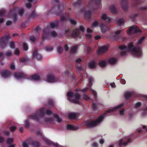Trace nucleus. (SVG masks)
Listing matches in <instances>:
<instances>
[{
	"label": "nucleus",
	"instance_id": "cd10ccee",
	"mask_svg": "<svg viewBox=\"0 0 147 147\" xmlns=\"http://www.w3.org/2000/svg\"><path fill=\"white\" fill-rule=\"evenodd\" d=\"M77 49L78 48L77 46H75L72 47L71 50V53H76L77 51Z\"/></svg>",
	"mask_w": 147,
	"mask_h": 147
},
{
	"label": "nucleus",
	"instance_id": "39448f33",
	"mask_svg": "<svg viewBox=\"0 0 147 147\" xmlns=\"http://www.w3.org/2000/svg\"><path fill=\"white\" fill-rule=\"evenodd\" d=\"M84 28L82 26H80L78 29H75L72 32L70 31L69 30H67L65 32V35L67 36H71L73 38H76L79 35L84 32Z\"/></svg>",
	"mask_w": 147,
	"mask_h": 147
},
{
	"label": "nucleus",
	"instance_id": "338daca9",
	"mask_svg": "<svg viewBox=\"0 0 147 147\" xmlns=\"http://www.w3.org/2000/svg\"><path fill=\"white\" fill-rule=\"evenodd\" d=\"M82 61L81 59L80 58H78L76 60V62L77 63H80Z\"/></svg>",
	"mask_w": 147,
	"mask_h": 147
},
{
	"label": "nucleus",
	"instance_id": "603ef678",
	"mask_svg": "<svg viewBox=\"0 0 147 147\" xmlns=\"http://www.w3.org/2000/svg\"><path fill=\"white\" fill-rule=\"evenodd\" d=\"M141 103L140 102H138L135 104V107L136 108H137L140 107L141 105Z\"/></svg>",
	"mask_w": 147,
	"mask_h": 147
},
{
	"label": "nucleus",
	"instance_id": "6e6552de",
	"mask_svg": "<svg viewBox=\"0 0 147 147\" xmlns=\"http://www.w3.org/2000/svg\"><path fill=\"white\" fill-rule=\"evenodd\" d=\"M101 0H89L88 7L91 9H94L97 7Z\"/></svg>",
	"mask_w": 147,
	"mask_h": 147
},
{
	"label": "nucleus",
	"instance_id": "a19ab883",
	"mask_svg": "<svg viewBox=\"0 0 147 147\" xmlns=\"http://www.w3.org/2000/svg\"><path fill=\"white\" fill-rule=\"evenodd\" d=\"M124 22V20L122 19H119L118 21L119 24L121 25H122L123 24Z\"/></svg>",
	"mask_w": 147,
	"mask_h": 147
},
{
	"label": "nucleus",
	"instance_id": "bb28decb",
	"mask_svg": "<svg viewBox=\"0 0 147 147\" xmlns=\"http://www.w3.org/2000/svg\"><path fill=\"white\" fill-rule=\"evenodd\" d=\"M96 64L93 61L90 62L89 63V67L91 69L94 68L96 67Z\"/></svg>",
	"mask_w": 147,
	"mask_h": 147
},
{
	"label": "nucleus",
	"instance_id": "9b49d317",
	"mask_svg": "<svg viewBox=\"0 0 147 147\" xmlns=\"http://www.w3.org/2000/svg\"><path fill=\"white\" fill-rule=\"evenodd\" d=\"M10 38L9 36L7 35L1 39L0 40V47L2 48L5 47L6 45V42Z\"/></svg>",
	"mask_w": 147,
	"mask_h": 147
},
{
	"label": "nucleus",
	"instance_id": "0e129e2a",
	"mask_svg": "<svg viewBox=\"0 0 147 147\" xmlns=\"http://www.w3.org/2000/svg\"><path fill=\"white\" fill-rule=\"evenodd\" d=\"M20 61L21 63H25L26 62V59H20Z\"/></svg>",
	"mask_w": 147,
	"mask_h": 147
},
{
	"label": "nucleus",
	"instance_id": "f03ea898",
	"mask_svg": "<svg viewBox=\"0 0 147 147\" xmlns=\"http://www.w3.org/2000/svg\"><path fill=\"white\" fill-rule=\"evenodd\" d=\"M52 113V112L49 109L46 110L45 108L41 109L39 111L34 115H31L30 117V119H32L38 120V118L39 116L43 118L44 120L47 122L52 123L54 119L52 118H48L49 115Z\"/></svg>",
	"mask_w": 147,
	"mask_h": 147
},
{
	"label": "nucleus",
	"instance_id": "4d7b16f0",
	"mask_svg": "<svg viewBox=\"0 0 147 147\" xmlns=\"http://www.w3.org/2000/svg\"><path fill=\"white\" fill-rule=\"evenodd\" d=\"M36 16V13L34 11L32 12L31 15V17L32 18H34Z\"/></svg>",
	"mask_w": 147,
	"mask_h": 147
},
{
	"label": "nucleus",
	"instance_id": "680f3d73",
	"mask_svg": "<svg viewBox=\"0 0 147 147\" xmlns=\"http://www.w3.org/2000/svg\"><path fill=\"white\" fill-rule=\"evenodd\" d=\"M97 107V105L96 104L94 103L92 106V108L93 109H95Z\"/></svg>",
	"mask_w": 147,
	"mask_h": 147
},
{
	"label": "nucleus",
	"instance_id": "20e7f679",
	"mask_svg": "<svg viewBox=\"0 0 147 147\" xmlns=\"http://www.w3.org/2000/svg\"><path fill=\"white\" fill-rule=\"evenodd\" d=\"M104 115H102L98 117L96 120L85 122L84 125L89 127H95L100 124L103 121Z\"/></svg>",
	"mask_w": 147,
	"mask_h": 147
},
{
	"label": "nucleus",
	"instance_id": "c03bdc74",
	"mask_svg": "<svg viewBox=\"0 0 147 147\" xmlns=\"http://www.w3.org/2000/svg\"><path fill=\"white\" fill-rule=\"evenodd\" d=\"M70 22L72 24L75 25L76 24V21L73 20V19H70Z\"/></svg>",
	"mask_w": 147,
	"mask_h": 147
},
{
	"label": "nucleus",
	"instance_id": "72a5a7b5",
	"mask_svg": "<svg viewBox=\"0 0 147 147\" xmlns=\"http://www.w3.org/2000/svg\"><path fill=\"white\" fill-rule=\"evenodd\" d=\"M32 144L34 147H38L40 146V144L38 142H33Z\"/></svg>",
	"mask_w": 147,
	"mask_h": 147
},
{
	"label": "nucleus",
	"instance_id": "864d4df0",
	"mask_svg": "<svg viewBox=\"0 0 147 147\" xmlns=\"http://www.w3.org/2000/svg\"><path fill=\"white\" fill-rule=\"evenodd\" d=\"M20 53L19 50L18 49H16L15 50L14 53L15 55H18Z\"/></svg>",
	"mask_w": 147,
	"mask_h": 147
},
{
	"label": "nucleus",
	"instance_id": "2f4dec72",
	"mask_svg": "<svg viewBox=\"0 0 147 147\" xmlns=\"http://www.w3.org/2000/svg\"><path fill=\"white\" fill-rule=\"evenodd\" d=\"M93 80V78L92 77H90L88 78L89 82L88 84V86L89 87L92 86V81Z\"/></svg>",
	"mask_w": 147,
	"mask_h": 147
},
{
	"label": "nucleus",
	"instance_id": "9d476101",
	"mask_svg": "<svg viewBox=\"0 0 147 147\" xmlns=\"http://www.w3.org/2000/svg\"><path fill=\"white\" fill-rule=\"evenodd\" d=\"M59 79L58 78H55L52 74L48 75L47 78V81L50 83H55L58 82Z\"/></svg>",
	"mask_w": 147,
	"mask_h": 147
},
{
	"label": "nucleus",
	"instance_id": "aec40b11",
	"mask_svg": "<svg viewBox=\"0 0 147 147\" xmlns=\"http://www.w3.org/2000/svg\"><path fill=\"white\" fill-rule=\"evenodd\" d=\"M33 56L34 57H35L38 60H40L42 59V57L41 55L38 53H37V51H35L33 54Z\"/></svg>",
	"mask_w": 147,
	"mask_h": 147
},
{
	"label": "nucleus",
	"instance_id": "de8ad7c7",
	"mask_svg": "<svg viewBox=\"0 0 147 147\" xmlns=\"http://www.w3.org/2000/svg\"><path fill=\"white\" fill-rule=\"evenodd\" d=\"M92 147H98V144L97 143L94 142L92 144Z\"/></svg>",
	"mask_w": 147,
	"mask_h": 147
},
{
	"label": "nucleus",
	"instance_id": "ea45409f",
	"mask_svg": "<svg viewBox=\"0 0 147 147\" xmlns=\"http://www.w3.org/2000/svg\"><path fill=\"white\" fill-rule=\"evenodd\" d=\"M13 141V139L12 138H9L7 139V142L9 144L12 143Z\"/></svg>",
	"mask_w": 147,
	"mask_h": 147
},
{
	"label": "nucleus",
	"instance_id": "4c0bfd02",
	"mask_svg": "<svg viewBox=\"0 0 147 147\" xmlns=\"http://www.w3.org/2000/svg\"><path fill=\"white\" fill-rule=\"evenodd\" d=\"M43 139L47 144H51L52 143L45 137H43Z\"/></svg>",
	"mask_w": 147,
	"mask_h": 147
},
{
	"label": "nucleus",
	"instance_id": "f257e3e1",
	"mask_svg": "<svg viewBox=\"0 0 147 147\" xmlns=\"http://www.w3.org/2000/svg\"><path fill=\"white\" fill-rule=\"evenodd\" d=\"M119 48L121 50L120 55L121 56L126 55L127 53H130L131 54L137 57L141 56L142 55V50L138 46H134V43L133 42L129 43L127 47L124 45H121L119 47Z\"/></svg>",
	"mask_w": 147,
	"mask_h": 147
},
{
	"label": "nucleus",
	"instance_id": "e433bc0d",
	"mask_svg": "<svg viewBox=\"0 0 147 147\" xmlns=\"http://www.w3.org/2000/svg\"><path fill=\"white\" fill-rule=\"evenodd\" d=\"M98 24V22L97 21L94 22L91 26V27H95L97 26Z\"/></svg>",
	"mask_w": 147,
	"mask_h": 147
},
{
	"label": "nucleus",
	"instance_id": "dca6fc26",
	"mask_svg": "<svg viewBox=\"0 0 147 147\" xmlns=\"http://www.w3.org/2000/svg\"><path fill=\"white\" fill-rule=\"evenodd\" d=\"M107 63V61L105 60H102L99 61L98 64L100 67H104L106 65Z\"/></svg>",
	"mask_w": 147,
	"mask_h": 147
},
{
	"label": "nucleus",
	"instance_id": "473e14b6",
	"mask_svg": "<svg viewBox=\"0 0 147 147\" xmlns=\"http://www.w3.org/2000/svg\"><path fill=\"white\" fill-rule=\"evenodd\" d=\"M57 51L59 53H61L63 51L62 48L60 46H58L57 49Z\"/></svg>",
	"mask_w": 147,
	"mask_h": 147
},
{
	"label": "nucleus",
	"instance_id": "a878e982",
	"mask_svg": "<svg viewBox=\"0 0 147 147\" xmlns=\"http://www.w3.org/2000/svg\"><path fill=\"white\" fill-rule=\"evenodd\" d=\"M49 30L48 28H45L43 31V38L45 39L46 38L48 35L47 32Z\"/></svg>",
	"mask_w": 147,
	"mask_h": 147
},
{
	"label": "nucleus",
	"instance_id": "7c9ffc66",
	"mask_svg": "<svg viewBox=\"0 0 147 147\" xmlns=\"http://www.w3.org/2000/svg\"><path fill=\"white\" fill-rule=\"evenodd\" d=\"M28 2L27 3L26 5V7L29 8L31 7V4L30 3L32 1V0H27Z\"/></svg>",
	"mask_w": 147,
	"mask_h": 147
},
{
	"label": "nucleus",
	"instance_id": "69168bd1",
	"mask_svg": "<svg viewBox=\"0 0 147 147\" xmlns=\"http://www.w3.org/2000/svg\"><path fill=\"white\" fill-rule=\"evenodd\" d=\"M10 68L11 69L13 70L15 69V65L13 64H12L10 66Z\"/></svg>",
	"mask_w": 147,
	"mask_h": 147
},
{
	"label": "nucleus",
	"instance_id": "8fccbe9b",
	"mask_svg": "<svg viewBox=\"0 0 147 147\" xmlns=\"http://www.w3.org/2000/svg\"><path fill=\"white\" fill-rule=\"evenodd\" d=\"M126 38L124 36L120 37L119 38V41L120 42H122Z\"/></svg>",
	"mask_w": 147,
	"mask_h": 147
},
{
	"label": "nucleus",
	"instance_id": "f3484780",
	"mask_svg": "<svg viewBox=\"0 0 147 147\" xmlns=\"http://www.w3.org/2000/svg\"><path fill=\"white\" fill-rule=\"evenodd\" d=\"M92 32V30L89 28H88L87 30V33L86 35V37L87 39H90L92 37V36L90 34Z\"/></svg>",
	"mask_w": 147,
	"mask_h": 147
},
{
	"label": "nucleus",
	"instance_id": "0eeeda50",
	"mask_svg": "<svg viewBox=\"0 0 147 147\" xmlns=\"http://www.w3.org/2000/svg\"><path fill=\"white\" fill-rule=\"evenodd\" d=\"M132 138L129 136H127L123 137L119 140V145L121 147L123 145L125 146H127L129 143H131Z\"/></svg>",
	"mask_w": 147,
	"mask_h": 147
},
{
	"label": "nucleus",
	"instance_id": "6ab92c4d",
	"mask_svg": "<svg viewBox=\"0 0 147 147\" xmlns=\"http://www.w3.org/2000/svg\"><path fill=\"white\" fill-rule=\"evenodd\" d=\"M108 63L112 65L115 64L117 62L116 59L115 58L112 57L109 59L107 61Z\"/></svg>",
	"mask_w": 147,
	"mask_h": 147
},
{
	"label": "nucleus",
	"instance_id": "79ce46f5",
	"mask_svg": "<svg viewBox=\"0 0 147 147\" xmlns=\"http://www.w3.org/2000/svg\"><path fill=\"white\" fill-rule=\"evenodd\" d=\"M9 46L11 48L13 49L15 48V44L13 42H10L9 43Z\"/></svg>",
	"mask_w": 147,
	"mask_h": 147
},
{
	"label": "nucleus",
	"instance_id": "423d86ee",
	"mask_svg": "<svg viewBox=\"0 0 147 147\" xmlns=\"http://www.w3.org/2000/svg\"><path fill=\"white\" fill-rule=\"evenodd\" d=\"M123 103H121L120 105L114 107L109 109L106 111V113H110L115 111L117 109H119V115L121 116H124L125 114V110L122 107L124 106Z\"/></svg>",
	"mask_w": 147,
	"mask_h": 147
},
{
	"label": "nucleus",
	"instance_id": "052dcab7",
	"mask_svg": "<svg viewBox=\"0 0 147 147\" xmlns=\"http://www.w3.org/2000/svg\"><path fill=\"white\" fill-rule=\"evenodd\" d=\"M104 142L105 140L103 138L101 139L99 141V142L101 144H103L104 143Z\"/></svg>",
	"mask_w": 147,
	"mask_h": 147
},
{
	"label": "nucleus",
	"instance_id": "37998d69",
	"mask_svg": "<svg viewBox=\"0 0 147 147\" xmlns=\"http://www.w3.org/2000/svg\"><path fill=\"white\" fill-rule=\"evenodd\" d=\"M51 34L53 37H55L57 36V34L56 32L54 31L51 32Z\"/></svg>",
	"mask_w": 147,
	"mask_h": 147
},
{
	"label": "nucleus",
	"instance_id": "f704fd0d",
	"mask_svg": "<svg viewBox=\"0 0 147 147\" xmlns=\"http://www.w3.org/2000/svg\"><path fill=\"white\" fill-rule=\"evenodd\" d=\"M12 53L10 51H7L5 53V55L7 57L12 56Z\"/></svg>",
	"mask_w": 147,
	"mask_h": 147
},
{
	"label": "nucleus",
	"instance_id": "774afa93",
	"mask_svg": "<svg viewBox=\"0 0 147 147\" xmlns=\"http://www.w3.org/2000/svg\"><path fill=\"white\" fill-rule=\"evenodd\" d=\"M46 50L47 51H51L53 50V48L52 47L47 48H46Z\"/></svg>",
	"mask_w": 147,
	"mask_h": 147
},
{
	"label": "nucleus",
	"instance_id": "49530a36",
	"mask_svg": "<svg viewBox=\"0 0 147 147\" xmlns=\"http://www.w3.org/2000/svg\"><path fill=\"white\" fill-rule=\"evenodd\" d=\"M5 10L3 9L0 10V16H3L4 14Z\"/></svg>",
	"mask_w": 147,
	"mask_h": 147
},
{
	"label": "nucleus",
	"instance_id": "4be33fe9",
	"mask_svg": "<svg viewBox=\"0 0 147 147\" xmlns=\"http://www.w3.org/2000/svg\"><path fill=\"white\" fill-rule=\"evenodd\" d=\"M101 18L102 20H107L109 22H110L111 20V18L109 17H108L107 15L105 14H102L101 16Z\"/></svg>",
	"mask_w": 147,
	"mask_h": 147
},
{
	"label": "nucleus",
	"instance_id": "f8f14e48",
	"mask_svg": "<svg viewBox=\"0 0 147 147\" xmlns=\"http://www.w3.org/2000/svg\"><path fill=\"white\" fill-rule=\"evenodd\" d=\"M135 93L134 91L126 92L125 94V97L126 99H130L135 96Z\"/></svg>",
	"mask_w": 147,
	"mask_h": 147
},
{
	"label": "nucleus",
	"instance_id": "13d9d810",
	"mask_svg": "<svg viewBox=\"0 0 147 147\" xmlns=\"http://www.w3.org/2000/svg\"><path fill=\"white\" fill-rule=\"evenodd\" d=\"M56 117L57 119V121L58 122H60L62 121L61 119L58 117V116L57 115Z\"/></svg>",
	"mask_w": 147,
	"mask_h": 147
},
{
	"label": "nucleus",
	"instance_id": "bf43d9fd",
	"mask_svg": "<svg viewBox=\"0 0 147 147\" xmlns=\"http://www.w3.org/2000/svg\"><path fill=\"white\" fill-rule=\"evenodd\" d=\"M23 147H28V145L26 142H24L22 143Z\"/></svg>",
	"mask_w": 147,
	"mask_h": 147
},
{
	"label": "nucleus",
	"instance_id": "393cba45",
	"mask_svg": "<svg viewBox=\"0 0 147 147\" xmlns=\"http://www.w3.org/2000/svg\"><path fill=\"white\" fill-rule=\"evenodd\" d=\"M100 27L101 31L102 32H105L108 29L107 26L104 24L101 25Z\"/></svg>",
	"mask_w": 147,
	"mask_h": 147
},
{
	"label": "nucleus",
	"instance_id": "7ed1b4c3",
	"mask_svg": "<svg viewBox=\"0 0 147 147\" xmlns=\"http://www.w3.org/2000/svg\"><path fill=\"white\" fill-rule=\"evenodd\" d=\"M68 100L70 102L78 104H80V95L78 93L75 94L71 92H69L67 93Z\"/></svg>",
	"mask_w": 147,
	"mask_h": 147
},
{
	"label": "nucleus",
	"instance_id": "a211bd4d",
	"mask_svg": "<svg viewBox=\"0 0 147 147\" xmlns=\"http://www.w3.org/2000/svg\"><path fill=\"white\" fill-rule=\"evenodd\" d=\"M127 0H121V5L125 10H126L127 8Z\"/></svg>",
	"mask_w": 147,
	"mask_h": 147
},
{
	"label": "nucleus",
	"instance_id": "3c124183",
	"mask_svg": "<svg viewBox=\"0 0 147 147\" xmlns=\"http://www.w3.org/2000/svg\"><path fill=\"white\" fill-rule=\"evenodd\" d=\"M101 38V36L100 35H96L94 37V39L95 40H98L100 39Z\"/></svg>",
	"mask_w": 147,
	"mask_h": 147
},
{
	"label": "nucleus",
	"instance_id": "c85d7f7f",
	"mask_svg": "<svg viewBox=\"0 0 147 147\" xmlns=\"http://www.w3.org/2000/svg\"><path fill=\"white\" fill-rule=\"evenodd\" d=\"M110 10L113 13H115L117 11V10L114 5H112L110 7Z\"/></svg>",
	"mask_w": 147,
	"mask_h": 147
},
{
	"label": "nucleus",
	"instance_id": "b1692460",
	"mask_svg": "<svg viewBox=\"0 0 147 147\" xmlns=\"http://www.w3.org/2000/svg\"><path fill=\"white\" fill-rule=\"evenodd\" d=\"M77 114L74 113H70L68 115L69 118L71 119H74L77 117Z\"/></svg>",
	"mask_w": 147,
	"mask_h": 147
},
{
	"label": "nucleus",
	"instance_id": "6e6d98bb",
	"mask_svg": "<svg viewBox=\"0 0 147 147\" xmlns=\"http://www.w3.org/2000/svg\"><path fill=\"white\" fill-rule=\"evenodd\" d=\"M10 129L11 131H14L16 129V127L14 126H12L11 127Z\"/></svg>",
	"mask_w": 147,
	"mask_h": 147
},
{
	"label": "nucleus",
	"instance_id": "5fc2aeb1",
	"mask_svg": "<svg viewBox=\"0 0 147 147\" xmlns=\"http://www.w3.org/2000/svg\"><path fill=\"white\" fill-rule=\"evenodd\" d=\"M30 39L32 41L34 42L36 40V38L34 36H32L30 37Z\"/></svg>",
	"mask_w": 147,
	"mask_h": 147
},
{
	"label": "nucleus",
	"instance_id": "ddd939ff",
	"mask_svg": "<svg viewBox=\"0 0 147 147\" xmlns=\"http://www.w3.org/2000/svg\"><path fill=\"white\" fill-rule=\"evenodd\" d=\"M108 47L106 46H103L99 47L97 51V53L98 54L103 53L107 51Z\"/></svg>",
	"mask_w": 147,
	"mask_h": 147
},
{
	"label": "nucleus",
	"instance_id": "58836bf2",
	"mask_svg": "<svg viewBox=\"0 0 147 147\" xmlns=\"http://www.w3.org/2000/svg\"><path fill=\"white\" fill-rule=\"evenodd\" d=\"M145 38L144 37H142L141 38H140L138 41V45H140L141 44L143 40Z\"/></svg>",
	"mask_w": 147,
	"mask_h": 147
},
{
	"label": "nucleus",
	"instance_id": "1a4fd4ad",
	"mask_svg": "<svg viewBox=\"0 0 147 147\" xmlns=\"http://www.w3.org/2000/svg\"><path fill=\"white\" fill-rule=\"evenodd\" d=\"M141 30L136 26H133L128 29L127 30V33L128 35H130L133 33H140Z\"/></svg>",
	"mask_w": 147,
	"mask_h": 147
},
{
	"label": "nucleus",
	"instance_id": "09e8293b",
	"mask_svg": "<svg viewBox=\"0 0 147 147\" xmlns=\"http://www.w3.org/2000/svg\"><path fill=\"white\" fill-rule=\"evenodd\" d=\"M83 98L86 100H88L89 99V98L88 96L86 94H85L84 95Z\"/></svg>",
	"mask_w": 147,
	"mask_h": 147
},
{
	"label": "nucleus",
	"instance_id": "c756f323",
	"mask_svg": "<svg viewBox=\"0 0 147 147\" xmlns=\"http://www.w3.org/2000/svg\"><path fill=\"white\" fill-rule=\"evenodd\" d=\"M58 25V23L57 22L51 23L50 24V27L52 28L57 27Z\"/></svg>",
	"mask_w": 147,
	"mask_h": 147
},
{
	"label": "nucleus",
	"instance_id": "5701e85b",
	"mask_svg": "<svg viewBox=\"0 0 147 147\" xmlns=\"http://www.w3.org/2000/svg\"><path fill=\"white\" fill-rule=\"evenodd\" d=\"M40 79V77L38 74H35L32 76L30 78V79L34 81H37L39 80Z\"/></svg>",
	"mask_w": 147,
	"mask_h": 147
},
{
	"label": "nucleus",
	"instance_id": "e2e57ef3",
	"mask_svg": "<svg viewBox=\"0 0 147 147\" xmlns=\"http://www.w3.org/2000/svg\"><path fill=\"white\" fill-rule=\"evenodd\" d=\"M64 48L65 50L66 51H68L69 49V47L67 44H65L64 45Z\"/></svg>",
	"mask_w": 147,
	"mask_h": 147
},
{
	"label": "nucleus",
	"instance_id": "a18cd8bd",
	"mask_svg": "<svg viewBox=\"0 0 147 147\" xmlns=\"http://www.w3.org/2000/svg\"><path fill=\"white\" fill-rule=\"evenodd\" d=\"M90 91L91 92V93L93 94L94 96L95 97L96 96V92L94 90L92 89H90Z\"/></svg>",
	"mask_w": 147,
	"mask_h": 147
},
{
	"label": "nucleus",
	"instance_id": "412c9836",
	"mask_svg": "<svg viewBox=\"0 0 147 147\" xmlns=\"http://www.w3.org/2000/svg\"><path fill=\"white\" fill-rule=\"evenodd\" d=\"M24 74L22 73H15L14 74V77L17 80H19L23 78Z\"/></svg>",
	"mask_w": 147,
	"mask_h": 147
},
{
	"label": "nucleus",
	"instance_id": "c9c22d12",
	"mask_svg": "<svg viewBox=\"0 0 147 147\" xmlns=\"http://www.w3.org/2000/svg\"><path fill=\"white\" fill-rule=\"evenodd\" d=\"M23 47L25 51H27L28 50V46L27 45V44L25 42L23 43Z\"/></svg>",
	"mask_w": 147,
	"mask_h": 147
},
{
	"label": "nucleus",
	"instance_id": "2eb2a0df",
	"mask_svg": "<svg viewBox=\"0 0 147 147\" xmlns=\"http://www.w3.org/2000/svg\"><path fill=\"white\" fill-rule=\"evenodd\" d=\"M66 127L67 129L72 130H77L79 128V127L78 126L70 124H69L67 125Z\"/></svg>",
	"mask_w": 147,
	"mask_h": 147
},
{
	"label": "nucleus",
	"instance_id": "4468645a",
	"mask_svg": "<svg viewBox=\"0 0 147 147\" xmlns=\"http://www.w3.org/2000/svg\"><path fill=\"white\" fill-rule=\"evenodd\" d=\"M1 74L2 77L4 78H7L10 75V72L7 70L2 71Z\"/></svg>",
	"mask_w": 147,
	"mask_h": 147
}]
</instances>
